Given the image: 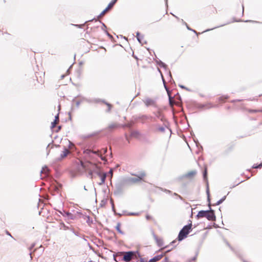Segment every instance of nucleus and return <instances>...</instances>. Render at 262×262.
<instances>
[{
    "label": "nucleus",
    "mask_w": 262,
    "mask_h": 262,
    "mask_svg": "<svg viewBox=\"0 0 262 262\" xmlns=\"http://www.w3.org/2000/svg\"><path fill=\"white\" fill-rule=\"evenodd\" d=\"M49 171V169L47 167L45 166L43 167L42 168V170L41 171V173L42 174H45L46 176L48 172Z\"/></svg>",
    "instance_id": "9d476101"
},
{
    "label": "nucleus",
    "mask_w": 262,
    "mask_h": 262,
    "mask_svg": "<svg viewBox=\"0 0 262 262\" xmlns=\"http://www.w3.org/2000/svg\"><path fill=\"white\" fill-rule=\"evenodd\" d=\"M146 218H147V219H149V216L148 215H147L146 216Z\"/></svg>",
    "instance_id": "b1692460"
},
{
    "label": "nucleus",
    "mask_w": 262,
    "mask_h": 262,
    "mask_svg": "<svg viewBox=\"0 0 262 262\" xmlns=\"http://www.w3.org/2000/svg\"><path fill=\"white\" fill-rule=\"evenodd\" d=\"M195 173H196V172H195V171H192V172H189V173H188V175H189V176H193V175H194Z\"/></svg>",
    "instance_id": "6ab92c4d"
},
{
    "label": "nucleus",
    "mask_w": 262,
    "mask_h": 262,
    "mask_svg": "<svg viewBox=\"0 0 262 262\" xmlns=\"http://www.w3.org/2000/svg\"><path fill=\"white\" fill-rule=\"evenodd\" d=\"M117 0H113L112 2H111L107 6V9H110L111 8L113 5L116 3Z\"/></svg>",
    "instance_id": "9b49d317"
},
{
    "label": "nucleus",
    "mask_w": 262,
    "mask_h": 262,
    "mask_svg": "<svg viewBox=\"0 0 262 262\" xmlns=\"http://www.w3.org/2000/svg\"><path fill=\"white\" fill-rule=\"evenodd\" d=\"M68 144H69V148L70 149H72V148L74 146V145L73 143H72L71 142H70L69 141H68Z\"/></svg>",
    "instance_id": "f3484780"
},
{
    "label": "nucleus",
    "mask_w": 262,
    "mask_h": 262,
    "mask_svg": "<svg viewBox=\"0 0 262 262\" xmlns=\"http://www.w3.org/2000/svg\"><path fill=\"white\" fill-rule=\"evenodd\" d=\"M58 121V116H56L55 117V121L52 123V127H54L55 125L57 124V121Z\"/></svg>",
    "instance_id": "f8f14e48"
},
{
    "label": "nucleus",
    "mask_w": 262,
    "mask_h": 262,
    "mask_svg": "<svg viewBox=\"0 0 262 262\" xmlns=\"http://www.w3.org/2000/svg\"><path fill=\"white\" fill-rule=\"evenodd\" d=\"M63 215L67 216L71 219H73V215L71 213L67 212H64V214H63Z\"/></svg>",
    "instance_id": "ddd939ff"
},
{
    "label": "nucleus",
    "mask_w": 262,
    "mask_h": 262,
    "mask_svg": "<svg viewBox=\"0 0 262 262\" xmlns=\"http://www.w3.org/2000/svg\"><path fill=\"white\" fill-rule=\"evenodd\" d=\"M134 254L133 252H128L124 253L123 259L124 261L128 262L131 260Z\"/></svg>",
    "instance_id": "f03ea898"
},
{
    "label": "nucleus",
    "mask_w": 262,
    "mask_h": 262,
    "mask_svg": "<svg viewBox=\"0 0 262 262\" xmlns=\"http://www.w3.org/2000/svg\"><path fill=\"white\" fill-rule=\"evenodd\" d=\"M99 176L101 179V182L99 184V185H101L104 183L105 178H106V174L105 173L100 174Z\"/></svg>",
    "instance_id": "6e6552de"
},
{
    "label": "nucleus",
    "mask_w": 262,
    "mask_h": 262,
    "mask_svg": "<svg viewBox=\"0 0 262 262\" xmlns=\"http://www.w3.org/2000/svg\"><path fill=\"white\" fill-rule=\"evenodd\" d=\"M180 86L183 89H185V87L184 86L181 85Z\"/></svg>",
    "instance_id": "393cba45"
},
{
    "label": "nucleus",
    "mask_w": 262,
    "mask_h": 262,
    "mask_svg": "<svg viewBox=\"0 0 262 262\" xmlns=\"http://www.w3.org/2000/svg\"><path fill=\"white\" fill-rule=\"evenodd\" d=\"M116 229L117 231L121 234H123V232L120 230V224L118 223L116 226Z\"/></svg>",
    "instance_id": "4468645a"
},
{
    "label": "nucleus",
    "mask_w": 262,
    "mask_h": 262,
    "mask_svg": "<svg viewBox=\"0 0 262 262\" xmlns=\"http://www.w3.org/2000/svg\"><path fill=\"white\" fill-rule=\"evenodd\" d=\"M137 38L138 40L140 43H142L141 39V37H140V34H139V33H137Z\"/></svg>",
    "instance_id": "2eb2a0df"
},
{
    "label": "nucleus",
    "mask_w": 262,
    "mask_h": 262,
    "mask_svg": "<svg viewBox=\"0 0 262 262\" xmlns=\"http://www.w3.org/2000/svg\"><path fill=\"white\" fill-rule=\"evenodd\" d=\"M109 9L106 8L105 10H104L101 13V15H103L106 11H107Z\"/></svg>",
    "instance_id": "a211bd4d"
},
{
    "label": "nucleus",
    "mask_w": 262,
    "mask_h": 262,
    "mask_svg": "<svg viewBox=\"0 0 262 262\" xmlns=\"http://www.w3.org/2000/svg\"><path fill=\"white\" fill-rule=\"evenodd\" d=\"M191 227V224H189V225L185 226L183 227L179 234L178 238L179 241L182 240L186 236V235L189 233Z\"/></svg>",
    "instance_id": "f257e3e1"
},
{
    "label": "nucleus",
    "mask_w": 262,
    "mask_h": 262,
    "mask_svg": "<svg viewBox=\"0 0 262 262\" xmlns=\"http://www.w3.org/2000/svg\"><path fill=\"white\" fill-rule=\"evenodd\" d=\"M70 151L68 149H65L63 151L62 153L61 154V157L62 158H65L68 154H69Z\"/></svg>",
    "instance_id": "1a4fd4ad"
},
{
    "label": "nucleus",
    "mask_w": 262,
    "mask_h": 262,
    "mask_svg": "<svg viewBox=\"0 0 262 262\" xmlns=\"http://www.w3.org/2000/svg\"><path fill=\"white\" fill-rule=\"evenodd\" d=\"M207 211H200L198 213L197 216L198 217H206Z\"/></svg>",
    "instance_id": "0eeeda50"
},
{
    "label": "nucleus",
    "mask_w": 262,
    "mask_h": 262,
    "mask_svg": "<svg viewBox=\"0 0 262 262\" xmlns=\"http://www.w3.org/2000/svg\"><path fill=\"white\" fill-rule=\"evenodd\" d=\"M145 174L144 173H142L140 174V176L137 177L136 178H132L130 181L133 182H135L141 180L144 176Z\"/></svg>",
    "instance_id": "39448f33"
},
{
    "label": "nucleus",
    "mask_w": 262,
    "mask_h": 262,
    "mask_svg": "<svg viewBox=\"0 0 262 262\" xmlns=\"http://www.w3.org/2000/svg\"><path fill=\"white\" fill-rule=\"evenodd\" d=\"M206 217L209 221H212L214 219L215 216L213 212L207 211Z\"/></svg>",
    "instance_id": "20e7f679"
},
{
    "label": "nucleus",
    "mask_w": 262,
    "mask_h": 262,
    "mask_svg": "<svg viewBox=\"0 0 262 262\" xmlns=\"http://www.w3.org/2000/svg\"><path fill=\"white\" fill-rule=\"evenodd\" d=\"M106 152V149H103V152L105 153Z\"/></svg>",
    "instance_id": "5701e85b"
},
{
    "label": "nucleus",
    "mask_w": 262,
    "mask_h": 262,
    "mask_svg": "<svg viewBox=\"0 0 262 262\" xmlns=\"http://www.w3.org/2000/svg\"><path fill=\"white\" fill-rule=\"evenodd\" d=\"M225 199V196L223 199H221V200H219V201L216 203V205H219V204H221V203L223 202V201H224Z\"/></svg>",
    "instance_id": "dca6fc26"
},
{
    "label": "nucleus",
    "mask_w": 262,
    "mask_h": 262,
    "mask_svg": "<svg viewBox=\"0 0 262 262\" xmlns=\"http://www.w3.org/2000/svg\"><path fill=\"white\" fill-rule=\"evenodd\" d=\"M108 106H109V110L110 109V107H111V105L110 104H108Z\"/></svg>",
    "instance_id": "cd10ccee"
},
{
    "label": "nucleus",
    "mask_w": 262,
    "mask_h": 262,
    "mask_svg": "<svg viewBox=\"0 0 262 262\" xmlns=\"http://www.w3.org/2000/svg\"><path fill=\"white\" fill-rule=\"evenodd\" d=\"M162 255H157L154 257L153 258L149 260V262H156L160 260L162 258Z\"/></svg>",
    "instance_id": "423d86ee"
},
{
    "label": "nucleus",
    "mask_w": 262,
    "mask_h": 262,
    "mask_svg": "<svg viewBox=\"0 0 262 262\" xmlns=\"http://www.w3.org/2000/svg\"><path fill=\"white\" fill-rule=\"evenodd\" d=\"M109 173H110V175H111V177H112V176H113V171H112V170H111L110 171V172H109Z\"/></svg>",
    "instance_id": "4be33fe9"
},
{
    "label": "nucleus",
    "mask_w": 262,
    "mask_h": 262,
    "mask_svg": "<svg viewBox=\"0 0 262 262\" xmlns=\"http://www.w3.org/2000/svg\"><path fill=\"white\" fill-rule=\"evenodd\" d=\"M149 103V101H146V103Z\"/></svg>",
    "instance_id": "c756f323"
},
{
    "label": "nucleus",
    "mask_w": 262,
    "mask_h": 262,
    "mask_svg": "<svg viewBox=\"0 0 262 262\" xmlns=\"http://www.w3.org/2000/svg\"><path fill=\"white\" fill-rule=\"evenodd\" d=\"M207 174V170L205 169L204 173V178L205 179Z\"/></svg>",
    "instance_id": "aec40b11"
},
{
    "label": "nucleus",
    "mask_w": 262,
    "mask_h": 262,
    "mask_svg": "<svg viewBox=\"0 0 262 262\" xmlns=\"http://www.w3.org/2000/svg\"><path fill=\"white\" fill-rule=\"evenodd\" d=\"M102 160H104V159L102 157H101Z\"/></svg>",
    "instance_id": "7c9ffc66"
},
{
    "label": "nucleus",
    "mask_w": 262,
    "mask_h": 262,
    "mask_svg": "<svg viewBox=\"0 0 262 262\" xmlns=\"http://www.w3.org/2000/svg\"><path fill=\"white\" fill-rule=\"evenodd\" d=\"M149 103V101H146V103Z\"/></svg>",
    "instance_id": "c85d7f7f"
},
{
    "label": "nucleus",
    "mask_w": 262,
    "mask_h": 262,
    "mask_svg": "<svg viewBox=\"0 0 262 262\" xmlns=\"http://www.w3.org/2000/svg\"><path fill=\"white\" fill-rule=\"evenodd\" d=\"M132 215H136V213H131Z\"/></svg>",
    "instance_id": "bb28decb"
},
{
    "label": "nucleus",
    "mask_w": 262,
    "mask_h": 262,
    "mask_svg": "<svg viewBox=\"0 0 262 262\" xmlns=\"http://www.w3.org/2000/svg\"><path fill=\"white\" fill-rule=\"evenodd\" d=\"M80 165L83 169L85 170L90 169V166L92 165V164L90 162H86L84 163L82 161H80Z\"/></svg>",
    "instance_id": "7ed1b4c3"
},
{
    "label": "nucleus",
    "mask_w": 262,
    "mask_h": 262,
    "mask_svg": "<svg viewBox=\"0 0 262 262\" xmlns=\"http://www.w3.org/2000/svg\"><path fill=\"white\" fill-rule=\"evenodd\" d=\"M262 167V163L260 164L258 166L254 167V168H260Z\"/></svg>",
    "instance_id": "412c9836"
},
{
    "label": "nucleus",
    "mask_w": 262,
    "mask_h": 262,
    "mask_svg": "<svg viewBox=\"0 0 262 262\" xmlns=\"http://www.w3.org/2000/svg\"><path fill=\"white\" fill-rule=\"evenodd\" d=\"M180 86L183 89H185V87L184 86L181 85Z\"/></svg>",
    "instance_id": "a878e982"
}]
</instances>
